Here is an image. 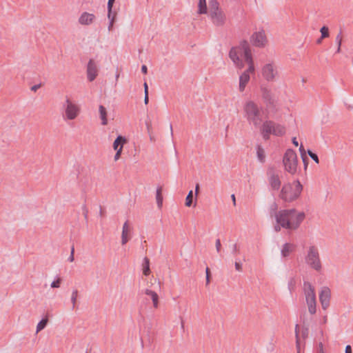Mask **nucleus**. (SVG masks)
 <instances>
[{
  "label": "nucleus",
  "instance_id": "16",
  "mask_svg": "<svg viewBox=\"0 0 353 353\" xmlns=\"http://www.w3.org/2000/svg\"><path fill=\"white\" fill-rule=\"evenodd\" d=\"M98 67L93 59H90L87 66V77L89 81H92L98 75Z\"/></svg>",
  "mask_w": 353,
  "mask_h": 353
},
{
  "label": "nucleus",
  "instance_id": "50",
  "mask_svg": "<svg viewBox=\"0 0 353 353\" xmlns=\"http://www.w3.org/2000/svg\"><path fill=\"white\" fill-rule=\"evenodd\" d=\"M324 39H321V37H320V38H319L317 40H316V43L317 44H321L322 43V41Z\"/></svg>",
  "mask_w": 353,
  "mask_h": 353
},
{
  "label": "nucleus",
  "instance_id": "23",
  "mask_svg": "<svg viewBox=\"0 0 353 353\" xmlns=\"http://www.w3.org/2000/svg\"><path fill=\"white\" fill-rule=\"evenodd\" d=\"M145 294L150 296L152 301L154 307L157 308L159 307V296L157 294V292L151 290L146 289L145 291Z\"/></svg>",
  "mask_w": 353,
  "mask_h": 353
},
{
  "label": "nucleus",
  "instance_id": "8",
  "mask_svg": "<svg viewBox=\"0 0 353 353\" xmlns=\"http://www.w3.org/2000/svg\"><path fill=\"white\" fill-rule=\"evenodd\" d=\"M261 131L265 139H268L270 134L283 136L285 133V129L283 126L268 121L263 123Z\"/></svg>",
  "mask_w": 353,
  "mask_h": 353
},
{
  "label": "nucleus",
  "instance_id": "13",
  "mask_svg": "<svg viewBox=\"0 0 353 353\" xmlns=\"http://www.w3.org/2000/svg\"><path fill=\"white\" fill-rule=\"evenodd\" d=\"M127 143V139L122 137L119 136L113 143V148L116 151V154L114 157L115 161H118L121 155L123 145Z\"/></svg>",
  "mask_w": 353,
  "mask_h": 353
},
{
  "label": "nucleus",
  "instance_id": "11",
  "mask_svg": "<svg viewBox=\"0 0 353 353\" xmlns=\"http://www.w3.org/2000/svg\"><path fill=\"white\" fill-rule=\"evenodd\" d=\"M260 92L264 103L270 106L275 104L276 99L270 88L267 85H261L260 87Z\"/></svg>",
  "mask_w": 353,
  "mask_h": 353
},
{
  "label": "nucleus",
  "instance_id": "9",
  "mask_svg": "<svg viewBox=\"0 0 353 353\" xmlns=\"http://www.w3.org/2000/svg\"><path fill=\"white\" fill-rule=\"evenodd\" d=\"M283 161L285 170L287 172L291 174H294L297 172L298 158L294 150H288L284 154Z\"/></svg>",
  "mask_w": 353,
  "mask_h": 353
},
{
  "label": "nucleus",
  "instance_id": "18",
  "mask_svg": "<svg viewBox=\"0 0 353 353\" xmlns=\"http://www.w3.org/2000/svg\"><path fill=\"white\" fill-rule=\"evenodd\" d=\"M250 81V76L247 74L241 73L239 76V91L243 92L245 91V88Z\"/></svg>",
  "mask_w": 353,
  "mask_h": 353
},
{
  "label": "nucleus",
  "instance_id": "33",
  "mask_svg": "<svg viewBox=\"0 0 353 353\" xmlns=\"http://www.w3.org/2000/svg\"><path fill=\"white\" fill-rule=\"evenodd\" d=\"M193 192L190 190L185 198V206L190 207L192 204Z\"/></svg>",
  "mask_w": 353,
  "mask_h": 353
},
{
  "label": "nucleus",
  "instance_id": "27",
  "mask_svg": "<svg viewBox=\"0 0 353 353\" xmlns=\"http://www.w3.org/2000/svg\"><path fill=\"white\" fill-rule=\"evenodd\" d=\"M48 322V319L47 317L42 319L37 325L36 332L39 333L40 331L44 329L45 327L47 325Z\"/></svg>",
  "mask_w": 353,
  "mask_h": 353
},
{
  "label": "nucleus",
  "instance_id": "10",
  "mask_svg": "<svg viewBox=\"0 0 353 353\" xmlns=\"http://www.w3.org/2000/svg\"><path fill=\"white\" fill-rule=\"evenodd\" d=\"M250 41L254 46L259 48H263L268 44V39L263 29L254 32L250 36Z\"/></svg>",
  "mask_w": 353,
  "mask_h": 353
},
{
  "label": "nucleus",
  "instance_id": "17",
  "mask_svg": "<svg viewBox=\"0 0 353 353\" xmlns=\"http://www.w3.org/2000/svg\"><path fill=\"white\" fill-rule=\"evenodd\" d=\"M98 117L102 125L109 124L110 121H112L114 118L112 112H99Z\"/></svg>",
  "mask_w": 353,
  "mask_h": 353
},
{
  "label": "nucleus",
  "instance_id": "56",
  "mask_svg": "<svg viewBox=\"0 0 353 353\" xmlns=\"http://www.w3.org/2000/svg\"><path fill=\"white\" fill-rule=\"evenodd\" d=\"M232 200L235 202V196H234V195H232Z\"/></svg>",
  "mask_w": 353,
  "mask_h": 353
},
{
  "label": "nucleus",
  "instance_id": "55",
  "mask_svg": "<svg viewBox=\"0 0 353 353\" xmlns=\"http://www.w3.org/2000/svg\"><path fill=\"white\" fill-rule=\"evenodd\" d=\"M150 141H154V139H153V137H152V136H150Z\"/></svg>",
  "mask_w": 353,
  "mask_h": 353
},
{
  "label": "nucleus",
  "instance_id": "22",
  "mask_svg": "<svg viewBox=\"0 0 353 353\" xmlns=\"http://www.w3.org/2000/svg\"><path fill=\"white\" fill-rule=\"evenodd\" d=\"M269 183L273 189L278 190L281 185L280 177L277 174H272L270 176Z\"/></svg>",
  "mask_w": 353,
  "mask_h": 353
},
{
  "label": "nucleus",
  "instance_id": "43",
  "mask_svg": "<svg viewBox=\"0 0 353 353\" xmlns=\"http://www.w3.org/2000/svg\"><path fill=\"white\" fill-rule=\"evenodd\" d=\"M141 72L143 73V74H147L148 72V68H147V66L145 65H143L141 66Z\"/></svg>",
  "mask_w": 353,
  "mask_h": 353
},
{
  "label": "nucleus",
  "instance_id": "49",
  "mask_svg": "<svg viewBox=\"0 0 353 353\" xmlns=\"http://www.w3.org/2000/svg\"><path fill=\"white\" fill-rule=\"evenodd\" d=\"M39 87H40V85H35L32 87V90L36 91Z\"/></svg>",
  "mask_w": 353,
  "mask_h": 353
},
{
  "label": "nucleus",
  "instance_id": "26",
  "mask_svg": "<svg viewBox=\"0 0 353 353\" xmlns=\"http://www.w3.org/2000/svg\"><path fill=\"white\" fill-rule=\"evenodd\" d=\"M163 188L161 186H159L157 189L156 192V200L158 205V207L160 208L163 204V196H162Z\"/></svg>",
  "mask_w": 353,
  "mask_h": 353
},
{
  "label": "nucleus",
  "instance_id": "52",
  "mask_svg": "<svg viewBox=\"0 0 353 353\" xmlns=\"http://www.w3.org/2000/svg\"><path fill=\"white\" fill-rule=\"evenodd\" d=\"M148 101V96L145 95V102L147 103Z\"/></svg>",
  "mask_w": 353,
  "mask_h": 353
},
{
  "label": "nucleus",
  "instance_id": "41",
  "mask_svg": "<svg viewBox=\"0 0 353 353\" xmlns=\"http://www.w3.org/2000/svg\"><path fill=\"white\" fill-rule=\"evenodd\" d=\"M221 242H220V240L219 239H217L216 241V251L219 252L221 250Z\"/></svg>",
  "mask_w": 353,
  "mask_h": 353
},
{
  "label": "nucleus",
  "instance_id": "5",
  "mask_svg": "<svg viewBox=\"0 0 353 353\" xmlns=\"http://www.w3.org/2000/svg\"><path fill=\"white\" fill-rule=\"evenodd\" d=\"M260 75L268 83L275 82L280 77L279 66L274 61H268L261 65Z\"/></svg>",
  "mask_w": 353,
  "mask_h": 353
},
{
  "label": "nucleus",
  "instance_id": "12",
  "mask_svg": "<svg viewBox=\"0 0 353 353\" xmlns=\"http://www.w3.org/2000/svg\"><path fill=\"white\" fill-rule=\"evenodd\" d=\"M319 301L323 310H327L330 305L331 290L327 287H323L319 291Z\"/></svg>",
  "mask_w": 353,
  "mask_h": 353
},
{
  "label": "nucleus",
  "instance_id": "14",
  "mask_svg": "<svg viewBox=\"0 0 353 353\" xmlns=\"http://www.w3.org/2000/svg\"><path fill=\"white\" fill-rule=\"evenodd\" d=\"M247 117L250 121L256 125L261 124L262 122L264 123L266 119L264 112H248Z\"/></svg>",
  "mask_w": 353,
  "mask_h": 353
},
{
  "label": "nucleus",
  "instance_id": "44",
  "mask_svg": "<svg viewBox=\"0 0 353 353\" xmlns=\"http://www.w3.org/2000/svg\"><path fill=\"white\" fill-rule=\"evenodd\" d=\"M144 90H145V94L148 95V86L146 83H144Z\"/></svg>",
  "mask_w": 353,
  "mask_h": 353
},
{
  "label": "nucleus",
  "instance_id": "51",
  "mask_svg": "<svg viewBox=\"0 0 353 353\" xmlns=\"http://www.w3.org/2000/svg\"><path fill=\"white\" fill-rule=\"evenodd\" d=\"M341 39H339V47H338V50H337V52H339L341 50Z\"/></svg>",
  "mask_w": 353,
  "mask_h": 353
},
{
  "label": "nucleus",
  "instance_id": "1",
  "mask_svg": "<svg viewBox=\"0 0 353 353\" xmlns=\"http://www.w3.org/2000/svg\"><path fill=\"white\" fill-rule=\"evenodd\" d=\"M305 218L306 214L303 210L295 208L281 210L275 214L274 230L276 232L281 231L282 228L288 231H296Z\"/></svg>",
  "mask_w": 353,
  "mask_h": 353
},
{
  "label": "nucleus",
  "instance_id": "20",
  "mask_svg": "<svg viewBox=\"0 0 353 353\" xmlns=\"http://www.w3.org/2000/svg\"><path fill=\"white\" fill-rule=\"evenodd\" d=\"M114 1L115 0H108V19L110 20V23L108 26L109 30H111L113 27V23H114V21L115 16H116L115 13L112 14V8L113 4L114 3Z\"/></svg>",
  "mask_w": 353,
  "mask_h": 353
},
{
  "label": "nucleus",
  "instance_id": "45",
  "mask_svg": "<svg viewBox=\"0 0 353 353\" xmlns=\"http://www.w3.org/2000/svg\"><path fill=\"white\" fill-rule=\"evenodd\" d=\"M199 192V185L197 183L196 185V187H195V194H196V196L198 195Z\"/></svg>",
  "mask_w": 353,
  "mask_h": 353
},
{
  "label": "nucleus",
  "instance_id": "39",
  "mask_svg": "<svg viewBox=\"0 0 353 353\" xmlns=\"http://www.w3.org/2000/svg\"><path fill=\"white\" fill-rule=\"evenodd\" d=\"M299 151L301 152L303 160L305 161L306 152H305L304 147L302 145H301V146L299 148Z\"/></svg>",
  "mask_w": 353,
  "mask_h": 353
},
{
  "label": "nucleus",
  "instance_id": "46",
  "mask_svg": "<svg viewBox=\"0 0 353 353\" xmlns=\"http://www.w3.org/2000/svg\"><path fill=\"white\" fill-rule=\"evenodd\" d=\"M238 252V248L236 244L233 245V254H236Z\"/></svg>",
  "mask_w": 353,
  "mask_h": 353
},
{
  "label": "nucleus",
  "instance_id": "30",
  "mask_svg": "<svg viewBox=\"0 0 353 353\" xmlns=\"http://www.w3.org/2000/svg\"><path fill=\"white\" fill-rule=\"evenodd\" d=\"M321 39H326L330 37V30L327 26H323L320 29Z\"/></svg>",
  "mask_w": 353,
  "mask_h": 353
},
{
  "label": "nucleus",
  "instance_id": "15",
  "mask_svg": "<svg viewBox=\"0 0 353 353\" xmlns=\"http://www.w3.org/2000/svg\"><path fill=\"white\" fill-rule=\"evenodd\" d=\"M132 237V228L128 221H125L122 227L121 240V243L122 245H125Z\"/></svg>",
  "mask_w": 353,
  "mask_h": 353
},
{
  "label": "nucleus",
  "instance_id": "34",
  "mask_svg": "<svg viewBox=\"0 0 353 353\" xmlns=\"http://www.w3.org/2000/svg\"><path fill=\"white\" fill-rule=\"evenodd\" d=\"M62 283V279L60 277L57 278L54 281H53L51 283V288H59L61 287V285Z\"/></svg>",
  "mask_w": 353,
  "mask_h": 353
},
{
  "label": "nucleus",
  "instance_id": "38",
  "mask_svg": "<svg viewBox=\"0 0 353 353\" xmlns=\"http://www.w3.org/2000/svg\"><path fill=\"white\" fill-rule=\"evenodd\" d=\"M206 274V285H208L210 282V271L208 268L205 269Z\"/></svg>",
  "mask_w": 353,
  "mask_h": 353
},
{
  "label": "nucleus",
  "instance_id": "35",
  "mask_svg": "<svg viewBox=\"0 0 353 353\" xmlns=\"http://www.w3.org/2000/svg\"><path fill=\"white\" fill-rule=\"evenodd\" d=\"M66 110H77L78 109V107L76 105V104L72 103L69 99L66 100Z\"/></svg>",
  "mask_w": 353,
  "mask_h": 353
},
{
  "label": "nucleus",
  "instance_id": "53",
  "mask_svg": "<svg viewBox=\"0 0 353 353\" xmlns=\"http://www.w3.org/2000/svg\"><path fill=\"white\" fill-rule=\"evenodd\" d=\"M99 110L103 111V110H105V108L102 105H101L99 107Z\"/></svg>",
  "mask_w": 353,
  "mask_h": 353
},
{
  "label": "nucleus",
  "instance_id": "42",
  "mask_svg": "<svg viewBox=\"0 0 353 353\" xmlns=\"http://www.w3.org/2000/svg\"><path fill=\"white\" fill-rule=\"evenodd\" d=\"M345 353H352V347L350 345H346Z\"/></svg>",
  "mask_w": 353,
  "mask_h": 353
},
{
  "label": "nucleus",
  "instance_id": "21",
  "mask_svg": "<svg viewBox=\"0 0 353 353\" xmlns=\"http://www.w3.org/2000/svg\"><path fill=\"white\" fill-rule=\"evenodd\" d=\"M295 246L294 244L286 243H285L281 250V255L283 257L288 256L294 250Z\"/></svg>",
  "mask_w": 353,
  "mask_h": 353
},
{
  "label": "nucleus",
  "instance_id": "31",
  "mask_svg": "<svg viewBox=\"0 0 353 353\" xmlns=\"http://www.w3.org/2000/svg\"><path fill=\"white\" fill-rule=\"evenodd\" d=\"M256 154H257L258 159L261 162H263L265 161V153L264 150L262 148L259 147L256 150Z\"/></svg>",
  "mask_w": 353,
  "mask_h": 353
},
{
  "label": "nucleus",
  "instance_id": "29",
  "mask_svg": "<svg viewBox=\"0 0 353 353\" xmlns=\"http://www.w3.org/2000/svg\"><path fill=\"white\" fill-rule=\"evenodd\" d=\"M78 294L79 292L77 290H74L71 293L70 301L72 305V308H75L77 307Z\"/></svg>",
  "mask_w": 353,
  "mask_h": 353
},
{
  "label": "nucleus",
  "instance_id": "32",
  "mask_svg": "<svg viewBox=\"0 0 353 353\" xmlns=\"http://www.w3.org/2000/svg\"><path fill=\"white\" fill-rule=\"evenodd\" d=\"M77 115V112H65V114L63 117L68 121L76 119Z\"/></svg>",
  "mask_w": 353,
  "mask_h": 353
},
{
  "label": "nucleus",
  "instance_id": "4",
  "mask_svg": "<svg viewBox=\"0 0 353 353\" xmlns=\"http://www.w3.org/2000/svg\"><path fill=\"white\" fill-rule=\"evenodd\" d=\"M306 265L311 270L321 273L323 271V263L321 259L319 248L315 245H310L304 256Z\"/></svg>",
  "mask_w": 353,
  "mask_h": 353
},
{
  "label": "nucleus",
  "instance_id": "3",
  "mask_svg": "<svg viewBox=\"0 0 353 353\" xmlns=\"http://www.w3.org/2000/svg\"><path fill=\"white\" fill-rule=\"evenodd\" d=\"M303 191V185L298 180L283 185L279 197L285 203H292L299 198Z\"/></svg>",
  "mask_w": 353,
  "mask_h": 353
},
{
  "label": "nucleus",
  "instance_id": "36",
  "mask_svg": "<svg viewBox=\"0 0 353 353\" xmlns=\"http://www.w3.org/2000/svg\"><path fill=\"white\" fill-rule=\"evenodd\" d=\"M299 326L296 325V329H295V333H296V351H297V353H301V346H300V343H299Z\"/></svg>",
  "mask_w": 353,
  "mask_h": 353
},
{
  "label": "nucleus",
  "instance_id": "48",
  "mask_svg": "<svg viewBox=\"0 0 353 353\" xmlns=\"http://www.w3.org/2000/svg\"><path fill=\"white\" fill-rule=\"evenodd\" d=\"M73 253H74V249L72 248V252H71V256L69 258V260H70V262H72L74 261Z\"/></svg>",
  "mask_w": 353,
  "mask_h": 353
},
{
  "label": "nucleus",
  "instance_id": "28",
  "mask_svg": "<svg viewBox=\"0 0 353 353\" xmlns=\"http://www.w3.org/2000/svg\"><path fill=\"white\" fill-rule=\"evenodd\" d=\"M150 261L148 258H145L144 259V263L143 264V274L145 276H148L150 274Z\"/></svg>",
  "mask_w": 353,
  "mask_h": 353
},
{
  "label": "nucleus",
  "instance_id": "24",
  "mask_svg": "<svg viewBox=\"0 0 353 353\" xmlns=\"http://www.w3.org/2000/svg\"><path fill=\"white\" fill-rule=\"evenodd\" d=\"M197 12L199 14H204L208 13L206 0H198Z\"/></svg>",
  "mask_w": 353,
  "mask_h": 353
},
{
  "label": "nucleus",
  "instance_id": "6",
  "mask_svg": "<svg viewBox=\"0 0 353 353\" xmlns=\"http://www.w3.org/2000/svg\"><path fill=\"white\" fill-rule=\"evenodd\" d=\"M208 15L212 23L216 26H222L226 21L225 14L220 8L219 3L216 0L210 1Z\"/></svg>",
  "mask_w": 353,
  "mask_h": 353
},
{
  "label": "nucleus",
  "instance_id": "25",
  "mask_svg": "<svg viewBox=\"0 0 353 353\" xmlns=\"http://www.w3.org/2000/svg\"><path fill=\"white\" fill-rule=\"evenodd\" d=\"M245 110H259L258 104L252 100H248L245 103Z\"/></svg>",
  "mask_w": 353,
  "mask_h": 353
},
{
  "label": "nucleus",
  "instance_id": "54",
  "mask_svg": "<svg viewBox=\"0 0 353 353\" xmlns=\"http://www.w3.org/2000/svg\"><path fill=\"white\" fill-rule=\"evenodd\" d=\"M326 322H327V316H325L323 317V323H325Z\"/></svg>",
  "mask_w": 353,
  "mask_h": 353
},
{
  "label": "nucleus",
  "instance_id": "7",
  "mask_svg": "<svg viewBox=\"0 0 353 353\" xmlns=\"http://www.w3.org/2000/svg\"><path fill=\"white\" fill-rule=\"evenodd\" d=\"M303 292L308 312L313 315L316 313V298L314 287L309 282L304 283Z\"/></svg>",
  "mask_w": 353,
  "mask_h": 353
},
{
  "label": "nucleus",
  "instance_id": "47",
  "mask_svg": "<svg viewBox=\"0 0 353 353\" xmlns=\"http://www.w3.org/2000/svg\"><path fill=\"white\" fill-rule=\"evenodd\" d=\"M292 143H293V144H294L296 147H297V146L299 145L298 141L296 140V138H295V137L292 139Z\"/></svg>",
  "mask_w": 353,
  "mask_h": 353
},
{
  "label": "nucleus",
  "instance_id": "40",
  "mask_svg": "<svg viewBox=\"0 0 353 353\" xmlns=\"http://www.w3.org/2000/svg\"><path fill=\"white\" fill-rule=\"evenodd\" d=\"M235 269L239 271V272H241L242 270V265L239 262H236L235 263Z\"/></svg>",
  "mask_w": 353,
  "mask_h": 353
},
{
  "label": "nucleus",
  "instance_id": "2",
  "mask_svg": "<svg viewBox=\"0 0 353 353\" xmlns=\"http://www.w3.org/2000/svg\"><path fill=\"white\" fill-rule=\"evenodd\" d=\"M229 57L235 66L239 69H242L245 64H247L248 68L243 73L247 74L248 76L255 74L256 66L252 48L247 41L243 40L238 46L232 48L230 51Z\"/></svg>",
  "mask_w": 353,
  "mask_h": 353
},
{
  "label": "nucleus",
  "instance_id": "19",
  "mask_svg": "<svg viewBox=\"0 0 353 353\" xmlns=\"http://www.w3.org/2000/svg\"><path fill=\"white\" fill-rule=\"evenodd\" d=\"M94 19L95 16L93 14L85 12L80 16L79 22L81 25H90L94 21Z\"/></svg>",
  "mask_w": 353,
  "mask_h": 353
},
{
  "label": "nucleus",
  "instance_id": "37",
  "mask_svg": "<svg viewBox=\"0 0 353 353\" xmlns=\"http://www.w3.org/2000/svg\"><path fill=\"white\" fill-rule=\"evenodd\" d=\"M307 153L309 154V156L316 163H319V158H318V156L313 153L311 150H308L307 151Z\"/></svg>",
  "mask_w": 353,
  "mask_h": 353
}]
</instances>
